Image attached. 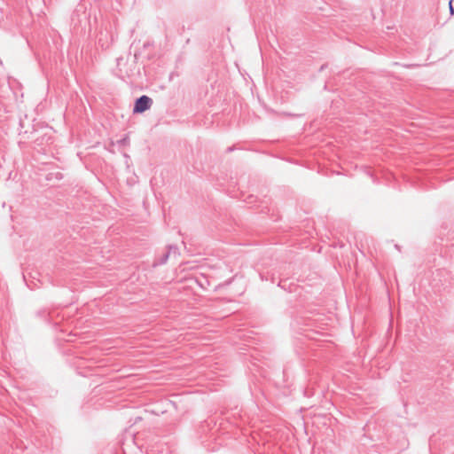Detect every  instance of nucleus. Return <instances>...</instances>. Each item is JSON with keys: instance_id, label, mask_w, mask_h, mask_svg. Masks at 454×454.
Here are the masks:
<instances>
[{"instance_id": "1", "label": "nucleus", "mask_w": 454, "mask_h": 454, "mask_svg": "<svg viewBox=\"0 0 454 454\" xmlns=\"http://www.w3.org/2000/svg\"><path fill=\"white\" fill-rule=\"evenodd\" d=\"M152 105L153 99L146 95H142L135 101L133 114H142L150 109Z\"/></svg>"}, {"instance_id": "2", "label": "nucleus", "mask_w": 454, "mask_h": 454, "mask_svg": "<svg viewBox=\"0 0 454 454\" xmlns=\"http://www.w3.org/2000/svg\"><path fill=\"white\" fill-rule=\"evenodd\" d=\"M170 255V251H167L157 262H154V264H164L167 262L168 257Z\"/></svg>"}, {"instance_id": "3", "label": "nucleus", "mask_w": 454, "mask_h": 454, "mask_svg": "<svg viewBox=\"0 0 454 454\" xmlns=\"http://www.w3.org/2000/svg\"><path fill=\"white\" fill-rule=\"evenodd\" d=\"M178 250L177 247L176 246H174V245H169L168 247V251H170V254L173 252V253H176Z\"/></svg>"}, {"instance_id": "4", "label": "nucleus", "mask_w": 454, "mask_h": 454, "mask_svg": "<svg viewBox=\"0 0 454 454\" xmlns=\"http://www.w3.org/2000/svg\"><path fill=\"white\" fill-rule=\"evenodd\" d=\"M452 2H453V0H450V2H449V10H450V14L451 16L454 15V7L452 5Z\"/></svg>"}, {"instance_id": "5", "label": "nucleus", "mask_w": 454, "mask_h": 454, "mask_svg": "<svg viewBox=\"0 0 454 454\" xmlns=\"http://www.w3.org/2000/svg\"><path fill=\"white\" fill-rule=\"evenodd\" d=\"M126 142V138H123L122 140L120 141V143H125Z\"/></svg>"}]
</instances>
